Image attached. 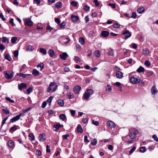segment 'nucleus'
<instances>
[{
	"label": "nucleus",
	"instance_id": "nucleus-1",
	"mask_svg": "<svg viewBox=\"0 0 158 158\" xmlns=\"http://www.w3.org/2000/svg\"><path fill=\"white\" fill-rule=\"evenodd\" d=\"M130 132L131 133L129 134V137L131 139H134L136 138V134L138 133L137 130L134 128H131L129 130Z\"/></svg>",
	"mask_w": 158,
	"mask_h": 158
},
{
	"label": "nucleus",
	"instance_id": "nucleus-2",
	"mask_svg": "<svg viewBox=\"0 0 158 158\" xmlns=\"http://www.w3.org/2000/svg\"><path fill=\"white\" fill-rule=\"evenodd\" d=\"M54 87V88L52 89V92H54L57 89L58 85L54 82H51L49 85V86L47 89V91L48 92H50L52 90L51 87Z\"/></svg>",
	"mask_w": 158,
	"mask_h": 158
},
{
	"label": "nucleus",
	"instance_id": "nucleus-3",
	"mask_svg": "<svg viewBox=\"0 0 158 158\" xmlns=\"http://www.w3.org/2000/svg\"><path fill=\"white\" fill-rule=\"evenodd\" d=\"M131 82L133 84H137L140 81V78L138 77L133 76L130 77Z\"/></svg>",
	"mask_w": 158,
	"mask_h": 158
},
{
	"label": "nucleus",
	"instance_id": "nucleus-4",
	"mask_svg": "<svg viewBox=\"0 0 158 158\" xmlns=\"http://www.w3.org/2000/svg\"><path fill=\"white\" fill-rule=\"evenodd\" d=\"M87 92H85L84 95V97L86 99H88L90 95H92L94 92L92 89H87Z\"/></svg>",
	"mask_w": 158,
	"mask_h": 158
},
{
	"label": "nucleus",
	"instance_id": "nucleus-5",
	"mask_svg": "<svg viewBox=\"0 0 158 158\" xmlns=\"http://www.w3.org/2000/svg\"><path fill=\"white\" fill-rule=\"evenodd\" d=\"M5 77L7 79H10L14 76V73L11 71L4 72Z\"/></svg>",
	"mask_w": 158,
	"mask_h": 158
},
{
	"label": "nucleus",
	"instance_id": "nucleus-6",
	"mask_svg": "<svg viewBox=\"0 0 158 158\" xmlns=\"http://www.w3.org/2000/svg\"><path fill=\"white\" fill-rule=\"evenodd\" d=\"M23 20L25 24L28 26L30 27L32 25L33 22L31 20V18H25Z\"/></svg>",
	"mask_w": 158,
	"mask_h": 158
},
{
	"label": "nucleus",
	"instance_id": "nucleus-7",
	"mask_svg": "<svg viewBox=\"0 0 158 158\" xmlns=\"http://www.w3.org/2000/svg\"><path fill=\"white\" fill-rule=\"evenodd\" d=\"M22 113H20L19 115L15 116L10 119V121L12 123H13L18 121L19 119L20 116L22 115Z\"/></svg>",
	"mask_w": 158,
	"mask_h": 158
},
{
	"label": "nucleus",
	"instance_id": "nucleus-8",
	"mask_svg": "<svg viewBox=\"0 0 158 158\" xmlns=\"http://www.w3.org/2000/svg\"><path fill=\"white\" fill-rule=\"evenodd\" d=\"M123 34L124 35L125 39H127L131 36V33L129 31H124Z\"/></svg>",
	"mask_w": 158,
	"mask_h": 158
},
{
	"label": "nucleus",
	"instance_id": "nucleus-9",
	"mask_svg": "<svg viewBox=\"0 0 158 158\" xmlns=\"http://www.w3.org/2000/svg\"><path fill=\"white\" fill-rule=\"evenodd\" d=\"M68 56V55L66 52H63L62 54L60 55V57L61 59L64 60H65Z\"/></svg>",
	"mask_w": 158,
	"mask_h": 158
},
{
	"label": "nucleus",
	"instance_id": "nucleus-10",
	"mask_svg": "<svg viewBox=\"0 0 158 158\" xmlns=\"http://www.w3.org/2000/svg\"><path fill=\"white\" fill-rule=\"evenodd\" d=\"M123 73L120 71H117L116 73V76L118 79H121L123 77Z\"/></svg>",
	"mask_w": 158,
	"mask_h": 158
},
{
	"label": "nucleus",
	"instance_id": "nucleus-11",
	"mask_svg": "<svg viewBox=\"0 0 158 158\" xmlns=\"http://www.w3.org/2000/svg\"><path fill=\"white\" fill-rule=\"evenodd\" d=\"M107 124L108 127L110 128L114 127H115V124L112 121H108L107 122Z\"/></svg>",
	"mask_w": 158,
	"mask_h": 158
},
{
	"label": "nucleus",
	"instance_id": "nucleus-12",
	"mask_svg": "<svg viewBox=\"0 0 158 158\" xmlns=\"http://www.w3.org/2000/svg\"><path fill=\"white\" fill-rule=\"evenodd\" d=\"M39 139L40 141H44L45 139V135L44 134H40L39 135Z\"/></svg>",
	"mask_w": 158,
	"mask_h": 158
},
{
	"label": "nucleus",
	"instance_id": "nucleus-13",
	"mask_svg": "<svg viewBox=\"0 0 158 158\" xmlns=\"http://www.w3.org/2000/svg\"><path fill=\"white\" fill-rule=\"evenodd\" d=\"M109 33L107 31H103L101 33V35L104 37H106L108 36Z\"/></svg>",
	"mask_w": 158,
	"mask_h": 158
},
{
	"label": "nucleus",
	"instance_id": "nucleus-14",
	"mask_svg": "<svg viewBox=\"0 0 158 158\" xmlns=\"http://www.w3.org/2000/svg\"><path fill=\"white\" fill-rule=\"evenodd\" d=\"M19 89L21 90L22 89L26 88L27 87V85L24 83H21L20 85H18Z\"/></svg>",
	"mask_w": 158,
	"mask_h": 158
},
{
	"label": "nucleus",
	"instance_id": "nucleus-15",
	"mask_svg": "<svg viewBox=\"0 0 158 158\" xmlns=\"http://www.w3.org/2000/svg\"><path fill=\"white\" fill-rule=\"evenodd\" d=\"M151 92L152 94L153 95L155 94L157 92L156 86L155 85H153L152 86L151 89Z\"/></svg>",
	"mask_w": 158,
	"mask_h": 158
},
{
	"label": "nucleus",
	"instance_id": "nucleus-16",
	"mask_svg": "<svg viewBox=\"0 0 158 158\" xmlns=\"http://www.w3.org/2000/svg\"><path fill=\"white\" fill-rule=\"evenodd\" d=\"M2 41L3 43L8 44L9 43V40L6 37L3 36L2 38Z\"/></svg>",
	"mask_w": 158,
	"mask_h": 158
},
{
	"label": "nucleus",
	"instance_id": "nucleus-17",
	"mask_svg": "<svg viewBox=\"0 0 158 158\" xmlns=\"http://www.w3.org/2000/svg\"><path fill=\"white\" fill-rule=\"evenodd\" d=\"M149 53V50L147 48H144L143 50L142 54L145 56L148 55Z\"/></svg>",
	"mask_w": 158,
	"mask_h": 158
},
{
	"label": "nucleus",
	"instance_id": "nucleus-18",
	"mask_svg": "<svg viewBox=\"0 0 158 158\" xmlns=\"http://www.w3.org/2000/svg\"><path fill=\"white\" fill-rule=\"evenodd\" d=\"M79 19V17L77 16L72 15L71 16V19L72 21L74 23L77 21Z\"/></svg>",
	"mask_w": 158,
	"mask_h": 158
},
{
	"label": "nucleus",
	"instance_id": "nucleus-19",
	"mask_svg": "<svg viewBox=\"0 0 158 158\" xmlns=\"http://www.w3.org/2000/svg\"><path fill=\"white\" fill-rule=\"evenodd\" d=\"M32 74L34 76H37L39 75L40 73L36 69H34L32 71Z\"/></svg>",
	"mask_w": 158,
	"mask_h": 158
},
{
	"label": "nucleus",
	"instance_id": "nucleus-20",
	"mask_svg": "<svg viewBox=\"0 0 158 158\" xmlns=\"http://www.w3.org/2000/svg\"><path fill=\"white\" fill-rule=\"evenodd\" d=\"M48 53L51 57H53L55 54L54 51L52 49H49L48 51Z\"/></svg>",
	"mask_w": 158,
	"mask_h": 158
},
{
	"label": "nucleus",
	"instance_id": "nucleus-21",
	"mask_svg": "<svg viewBox=\"0 0 158 158\" xmlns=\"http://www.w3.org/2000/svg\"><path fill=\"white\" fill-rule=\"evenodd\" d=\"M136 71L139 73L143 72L144 71V69L143 67L140 66L137 70Z\"/></svg>",
	"mask_w": 158,
	"mask_h": 158
},
{
	"label": "nucleus",
	"instance_id": "nucleus-22",
	"mask_svg": "<svg viewBox=\"0 0 158 158\" xmlns=\"http://www.w3.org/2000/svg\"><path fill=\"white\" fill-rule=\"evenodd\" d=\"M18 126L16 125H14L13 127L10 128V132H14L18 129Z\"/></svg>",
	"mask_w": 158,
	"mask_h": 158
},
{
	"label": "nucleus",
	"instance_id": "nucleus-23",
	"mask_svg": "<svg viewBox=\"0 0 158 158\" xmlns=\"http://www.w3.org/2000/svg\"><path fill=\"white\" fill-rule=\"evenodd\" d=\"M73 91L75 94H77L79 92V85H77L74 88Z\"/></svg>",
	"mask_w": 158,
	"mask_h": 158
},
{
	"label": "nucleus",
	"instance_id": "nucleus-24",
	"mask_svg": "<svg viewBox=\"0 0 158 158\" xmlns=\"http://www.w3.org/2000/svg\"><path fill=\"white\" fill-rule=\"evenodd\" d=\"M58 103L60 106H63L64 104V101L63 100L60 99L58 100Z\"/></svg>",
	"mask_w": 158,
	"mask_h": 158
},
{
	"label": "nucleus",
	"instance_id": "nucleus-25",
	"mask_svg": "<svg viewBox=\"0 0 158 158\" xmlns=\"http://www.w3.org/2000/svg\"><path fill=\"white\" fill-rule=\"evenodd\" d=\"M8 147L10 148H11L14 146V142L11 140H9L8 142Z\"/></svg>",
	"mask_w": 158,
	"mask_h": 158
},
{
	"label": "nucleus",
	"instance_id": "nucleus-26",
	"mask_svg": "<svg viewBox=\"0 0 158 158\" xmlns=\"http://www.w3.org/2000/svg\"><path fill=\"white\" fill-rule=\"evenodd\" d=\"M34 49L33 46L31 45H28L27 48V50L28 51H32Z\"/></svg>",
	"mask_w": 158,
	"mask_h": 158
},
{
	"label": "nucleus",
	"instance_id": "nucleus-27",
	"mask_svg": "<svg viewBox=\"0 0 158 158\" xmlns=\"http://www.w3.org/2000/svg\"><path fill=\"white\" fill-rule=\"evenodd\" d=\"M62 7V4L60 2H56L55 4V7L57 9H59Z\"/></svg>",
	"mask_w": 158,
	"mask_h": 158
},
{
	"label": "nucleus",
	"instance_id": "nucleus-28",
	"mask_svg": "<svg viewBox=\"0 0 158 158\" xmlns=\"http://www.w3.org/2000/svg\"><path fill=\"white\" fill-rule=\"evenodd\" d=\"M39 51L40 53L45 55L47 53V51L45 49L43 48H40V49Z\"/></svg>",
	"mask_w": 158,
	"mask_h": 158
},
{
	"label": "nucleus",
	"instance_id": "nucleus-29",
	"mask_svg": "<svg viewBox=\"0 0 158 158\" xmlns=\"http://www.w3.org/2000/svg\"><path fill=\"white\" fill-rule=\"evenodd\" d=\"M94 55L96 57H98L101 55V53L98 50H96L94 52Z\"/></svg>",
	"mask_w": 158,
	"mask_h": 158
},
{
	"label": "nucleus",
	"instance_id": "nucleus-30",
	"mask_svg": "<svg viewBox=\"0 0 158 158\" xmlns=\"http://www.w3.org/2000/svg\"><path fill=\"white\" fill-rule=\"evenodd\" d=\"M59 118L60 119L62 120L63 121H64L66 119V116L65 114H62L59 115Z\"/></svg>",
	"mask_w": 158,
	"mask_h": 158
},
{
	"label": "nucleus",
	"instance_id": "nucleus-31",
	"mask_svg": "<svg viewBox=\"0 0 158 158\" xmlns=\"http://www.w3.org/2000/svg\"><path fill=\"white\" fill-rule=\"evenodd\" d=\"M67 98L70 99L73 98L74 95L72 93H69L67 95Z\"/></svg>",
	"mask_w": 158,
	"mask_h": 158
},
{
	"label": "nucleus",
	"instance_id": "nucleus-32",
	"mask_svg": "<svg viewBox=\"0 0 158 158\" xmlns=\"http://www.w3.org/2000/svg\"><path fill=\"white\" fill-rule=\"evenodd\" d=\"M44 64L43 63H41L37 66V67L38 68H39V67H40V70L42 71L44 68Z\"/></svg>",
	"mask_w": 158,
	"mask_h": 158
},
{
	"label": "nucleus",
	"instance_id": "nucleus-33",
	"mask_svg": "<svg viewBox=\"0 0 158 158\" xmlns=\"http://www.w3.org/2000/svg\"><path fill=\"white\" fill-rule=\"evenodd\" d=\"M80 43L82 45H83L85 44V40L84 38H80Z\"/></svg>",
	"mask_w": 158,
	"mask_h": 158
},
{
	"label": "nucleus",
	"instance_id": "nucleus-34",
	"mask_svg": "<svg viewBox=\"0 0 158 158\" xmlns=\"http://www.w3.org/2000/svg\"><path fill=\"white\" fill-rule=\"evenodd\" d=\"M5 59L9 61H11V58L10 57V56L8 54H6L5 57Z\"/></svg>",
	"mask_w": 158,
	"mask_h": 158
},
{
	"label": "nucleus",
	"instance_id": "nucleus-35",
	"mask_svg": "<svg viewBox=\"0 0 158 158\" xmlns=\"http://www.w3.org/2000/svg\"><path fill=\"white\" fill-rule=\"evenodd\" d=\"M2 111L4 114H8L10 113L9 110L6 109H2Z\"/></svg>",
	"mask_w": 158,
	"mask_h": 158
},
{
	"label": "nucleus",
	"instance_id": "nucleus-36",
	"mask_svg": "<svg viewBox=\"0 0 158 158\" xmlns=\"http://www.w3.org/2000/svg\"><path fill=\"white\" fill-rule=\"evenodd\" d=\"M65 25L66 24L65 22L64 21L62 22L60 24V28L61 29H64Z\"/></svg>",
	"mask_w": 158,
	"mask_h": 158
},
{
	"label": "nucleus",
	"instance_id": "nucleus-37",
	"mask_svg": "<svg viewBox=\"0 0 158 158\" xmlns=\"http://www.w3.org/2000/svg\"><path fill=\"white\" fill-rule=\"evenodd\" d=\"M63 125H61L59 123H58L55 125H54V127L56 128V129H59L61 127L63 126Z\"/></svg>",
	"mask_w": 158,
	"mask_h": 158
},
{
	"label": "nucleus",
	"instance_id": "nucleus-38",
	"mask_svg": "<svg viewBox=\"0 0 158 158\" xmlns=\"http://www.w3.org/2000/svg\"><path fill=\"white\" fill-rule=\"evenodd\" d=\"M111 90V86L110 85H107L106 88V91L108 92H110Z\"/></svg>",
	"mask_w": 158,
	"mask_h": 158
},
{
	"label": "nucleus",
	"instance_id": "nucleus-39",
	"mask_svg": "<svg viewBox=\"0 0 158 158\" xmlns=\"http://www.w3.org/2000/svg\"><path fill=\"white\" fill-rule=\"evenodd\" d=\"M28 136L29 137V139L30 140H34L35 136L33 134L30 133L29 134Z\"/></svg>",
	"mask_w": 158,
	"mask_h": 158
},
{
	"label": "nucleus",
	"instance_id": "nucleus-40",
	"mask_svg": "<svg viewBox=\"0 0 158 158\" xmlns=\"http://www.w3.org/2000/svg\"><path fill=\"white\" fill-rule=\"evenodd\" d=\"M144 64L147 67H148L150 65L151 63L149 60H147L145 61Z\"/></svg>",
	"mask_w": 158,
	"mask_h": 158
},
{
	"label": "nucleus",
	"instance_id": "nucleus-41",
	"mask_svg": "<svg viewBox=\"0 0 158 158\" xmlns=\"http://www.w3.org/2000/svg\"><path fill=\"white\" fill-rule=\"evenodd\" d=\"M97 141L96 139H94L92 140L91 142V144L92 145H96L97 143Z\"/></svg>",
	"mask_w": 158,
	"mask_h": 158
},
{
	"label": "nucleus",
	"instance_id": "nucleus-42",
	"mask_svg": "<svg viewBox=\"0 0 158 158\" xmlns=\"http://www.w3.org/2000/svg\"><path fill=\"white\" fill-rule=\"evenodd\" d=\"M17 38L16 37H13L11 38V41L12 43H15L17 40Z\"/></svg>",
	"mask_w": 158,
	"mask_h": 158
},
{
	"label": "nucleus",
	"instance_id": "nucleus-43",
	"mask_svg": "<svg viewBox=\"0 0 158 158\" xmlns=\"http://www.w3.org/2000/svg\"><path fill=\"white\" fill-rule=\"evenodd\" d=\"M17 75L19 76L20 77H21L23 78H25L27 77V75L26 74H24L23 73H17Z\"/></svg>",
	"mask_w": 158,
	"mask_h": 158
},
{
	"label": "nucleus",
	"instance_id": "nucleus-44",
	"mask_svg": "<svg viewBox=\"0 0 158 158\" xmlns=\"http://www.w3.org/2000/svg\"><path fill=\"white\" fill-rule=\"evenodd\" d=\"M146 151V148L144 147H141L139 149V152H140L143 153Z\"/></svg>",
	"mask_w": 158,
	"mask_h": 158
},
{
	"label": "nucleus",
	"instance_id": "nucleus-45",
	"mask_svg": "<svg viewBox=\"0 0 158 158\" xmlns=\"http://www.w3.org/2000/svg\"><path fill=\"white\" fill-rule=\"evenodd\" d=\"M33 90V89L31 87H30L27 89V91L28 94H29Z\"/></svg>",
	"mask_w": 158,
	"mask_h": 158
},
{
	"label": "nucleus",
	"instance_id": "nucleus-46",
	"mask_svg": "<svg viewBox=\"0 0 158 158\" xmlns=\"http://www.w3.org/2000/svg\"><path fill=\"white\" fill-rule=\"evenodd\" d=\"M136 147L135 146H134L133 148L130 150L129 152V153L130 154L132 153L135 150Z\"/></svg>",
	"mask_w": 158,
	"mask_h": 158
},
{
	"label": "nucleus",
	"instance_id": "nucleus-47",
	"mask_svg": "<svg viewBox=\"0 0 158 158\" xmlns=\"http://www.w3.org/2000/svg\"><path fill=\"white\" fill-rule=\"evenodd\" d=\"M113 26L114 28H118L120 26V25L117 23L113 24Z\"/></svg>",
	"mask_w": 158,
	"mask_h": 158
},
{
	"label": "nucleus",
	"instance_id": "nucleus-48",
	"mask_svg": "<svg viewBox=\"0 0 158 158\" xmlns=\"http://www.w3.org/2000/svg\"><path fill=\"white\" fill-rule=\"evenodd\" d=\"M52 98L53 97L52 96H51L48 98L47 101V102L49 103V105L51 103Z\"/></svg>",
	"mask_w": 158,
	"mask_h": 158
},
{
	"label": "nucleus",
	"instance_id": "nucleus-49",
	"mask_svg": "<svg viewBox=\"0 0 158 158\" xmlns=\"http://www.w3.org/2000/svg\"><path fill=\"white\" fill-rule=\"evenodd\" d=\"M5 99L6 100L9 101L10 102L12 103H14V101L13 100L11 99L9 97H6Z\"/></svg>",
	"mask_w": 158,
	"mask_h": 158
},
{
	"label": "nucleus",
	"instance_id": "nucleus-50",
	"mask_svg": "<svg viewBox=\"0 0 158 158\" xmlns=\"http://www.w3.org/2000/svg\"><path fill=\"white\" fill-rule=\"evenodd\" d=\"M108 54L110 56H113L114 55L113 51L111 49L108 51Z\"/></svg>",
	"mask_w": 158,
	"mask_h": 158
},
{
	"label": "nucleus",
	"instance_id": "nucleus-51",
	"mask_svg": "<svg viewBox=\"0 0 158 158\" xmlns=\"http://www.w3.org/2000/svg\"><path fill=\"white\" fill-rule=\"evenodd\" d=\"M108 6L111 7L113 9L115 8L116 6L115 4L114 3H109L108 4Z\"/></svg>",
	"mask_w": 158,
	"mask_h": 158
},
{
	"label": "nucleus",
	"instance_id": "nucleus-52",
	"mask_svg": "<svg viewBox=\"0 0 158 158\" xmlns=\"http://www.w3.org/2000/svg\"><path fill=\"white\" fill-rule=\"evenodd\" d=\"M152 137L155 141L158 142V138L156 135H153Z\"/></svg>",
	"mask_w": 158,
	"mask_h": 158
},
{
	"label": "nucleus",
	"instance_id": "nucleus-53",
	"mask_svg": "<svg viewBox=\"0 0 158 158\" xmlns=\"http://www.w3.org/2000/svg\"><path fill=\"white\" fill-rule=\"evenodd\" d=\"M46 152H47L49 153L50 152L51 150L50 149V147L48 145H47L46 146Z\"/></svg>",
	"mask_w": 158,
	"mask_h": 158
},
{
	"label": "nucleus",
	"instance_id": "nucleus-54",
	"mask_svg": "<svg viewBox=\"0 0 158 158\" xmlns=\"http://www.w3.org/2000/svg\"><path fill=\"white\" fill-rule=\"evenodd\" d=\"M71 4L73 6H76L77 5V2L75 1H73L71 3Z\"/></svg>",
	"mask_w": 158,
	"mask_h": 158
},
{
	"label": "nucleus",
	"instance_id": "nucleus-55",
	"mask_svg": "<svg viewBox=\"0 0 158 158\" xmlns=\"http://www.w3.org/2000/svg\"><path fill=\"white\" fill-rule=\"evenodd\" d=\"M5 48V46L2 44H0V49L1 50H4Z\"/></svg>",
	"mask_w": 158,
	"mask_h": 158
},
{
	"label": "nucleus",
	"instance_id": "nucleus-56",
	"mask_svg": "<svg viewBox=\"0 0 158 158\" xmlns=\"http://www.w3.org/2000/svg\"><path fill=\"white\" fill-rule=\"evenodd\" d=\"M14 19H11L10 21V23L13 26H15V25L14 23Z\"/></svg>",
	"mask_w": 158,
	"mask_h": 158
},
{
	"label": "nucleus",
	"instance_id": "nucleus-57",
	"mask_svg": "<svg viewBox=\"0 0 158 158\" xmlns=\"http://www.w3.org/2000/svg\"><path fill=\"white\" fill-rule=\"evenodd\" d=\"M92 123L94 124L96 126H97L99 125V123L98 122L94 121V120L92 121Z\"/></svg>",
	"mask_w": 158,
	"mask_h": 158
},
{
	"label": "nucleus",
	"instance_id": "nucleus-58",
	"mask_svg": "<svg viewBox=\"0 0 158 158\" xmlns=\"http://www.w3.org/2000/svg\"><path fill=\"white\" fill-rule=\"evenodd\" d=\"M64 42L65 44L67 43L70 41V39L68 38H66L64 39Z\"/></svg>",
	"mask_w": 158,
	"mask_h": 158
},
{
	"label": "nucleus",
	"instance_id": "nucleus-59",
	"mask_svg": "<svg viewBox=\"0 0 158 158\" xmlns=\"http://www.w3.org/2000/svg\"><path fill=\"white\" fill-rule=\"evenodd\" d=\"M136 14L135 12H133L132 14L131 17L134 19H135L136 18Z\"/></svg>",
	"mask_w": 158,
	"mask_h": 158
},
{
	"label": "nucleus",
	"instance_id": "nucleus-60",
	"mask_svg": "<svg viewBox=\"0 0 158 158\" xmlns=\"http://www.w3.org/2000/svg\"><path fill=\"white\" fill-rule=\"evenodd\" d=\"M63 139H68L67 138L69 137V135L68 134L63 135L62 136Z\"/></svg>",
	"mask_w": 158,
	"mask_h": 158
},
{
	"label": "nucleus",
	"instance_id": "nucleus-61",
	"mask_svg": "<svg viewBox=\"0 0 158 158\" xmlns=\"http://www.w3.org/2000/svg\"><path fill=\"white\" fill-rule=\"evenodd\" d=\"M47 105V102L46 101H44L42 105V107L43 108H44Z\"/></svg>",
	"mask_w": 158,
	"mask_h": 158
},
{
	"label": "nucleus",
	"instance_id": "nucleus-62",
	"mask_svg": "<svg viewBox=\"0 0 158 158\" xmlns=\"http://www.w3.org/2000/svg\"><path fill=\"white\" fill-rule=\"evenodd\" d=\"M152 71H148L147 73V75L148 77H149L152 75Z\"/></svg>",
	"mask_w": 158,
	"mask_h": 158
},
{
	"label": "nucleus",
	"instance_id": "nucleus-63",
	"mask_svg": "<svg viewBox=\"0 0 158 158\" xmlns=\"http://www.w3.org/2000/svg\"><path fill=\"white\" fill-rule=\"evenodd\" d=\"M83 9L84 10H89L90 7L86 5H85L83 6Z\"/></svg>",
	"mask_w": 158,
	"mask_h": 158
},
{
	"label": "nucleus",
	"instance_id": "nucleus-64",
	"mask_svg": "<svg viewBox=\"0 0 158 158\" xmlns=\"http://www.w3.org/2000/svg\"><path fill=\"white\" fill-rule=\"evenodd\" d=\"M55 21L58 24H59L60 23V19L58 18H55Z\"/></svg>",
	"mask_w": 158,
	"mask_h": 158
}]
</instances>
